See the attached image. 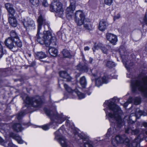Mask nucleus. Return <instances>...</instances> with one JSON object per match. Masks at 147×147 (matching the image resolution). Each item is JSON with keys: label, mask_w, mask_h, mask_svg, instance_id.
<instances>
[{"label": "nucleus", "mask_w": 147, "mask_h": 147, "mask_svg": "<svg viewBox=\"0 0 147 147\" xmlns=\"http://www.w3.org/2000/svg\"><path fill=\"white\" fill-rule=\"evenodd\" d=\"M41 1L42 3V4L43 6L45 7H47L48 6L49 4L47 1V0H44L43 1Z\"/></svg>", "instance_id": "de8ad7c7"}, {"label": "nucleus", "mask_w": 147, "mask_h": 147, "mask_svg": "<svg viewBox=\"0 0 147 147\" xmlns=\"http://www.w3.org/2000/svg\"><path fill=\"white\" fill-rule=\"evenodd\" d=\"M112 144L114 146H117L119 144L115 139H113L112 141Z\"/></svg>", "instance_id": "37998d69"}, {"label": "nucleus", "mask_w": 147, "mask_h": 147, "mask_svg": "<svg viewBox=\"0 0 147 147\" xmlns=\"http://www.w3.org/2000/svg\"><path fill=\"white\" fill-rule=\"evenodd\" d=\"M50 54L52 56L55 57L57 55V50L55 47H50L49 49Z\"/></svg>", "instance_id": "6ab92c4d"}, {"label": "nucleus", "mask_w": 147, "mask_h": 147, "mask_svg": "<svg viewBox=\"0 0 147 147\" xmlns=\"http://www.w3.org/2000/svg\"><path fill=\"white\" fill-rule=\"evenodd\" d=\"M10 36L9 37V38H11L13 39H15L17 40L19 38V37L16 32L14 30H12L10 33Z\"/></svg>", "instance_id": "5701e85b"}, {"label": "nucleus", "mask_w": 147, "mask_h": 147, "mask_svg": "<svg viewBox=\"0 0 147 147\" xmlns=\"http://www.w3.org/2000/svg\"><path fill=\"white\" fill-rule=\"evenodd\" d=\"M15 40L11 38H8L4 41L6 46L8 49L12 50L13 48H15L16 46L14 45Z\"/></svg>", "instance_id": "9d476101"}, {"label": "nucleus", "mask_w": 147, "mask_h": 147, "mask_svg": "<svg viewBox=\"0 0 147 147\" xmlns=\"http://www.w3.org/2000/svg\"><path fill=\"white\" fill-rule=\"evenodd\" d=\"M124 142L123 143L125 144L126 146H127V147H133L132 144L133 143H132V144H130L129 143V139L125 137L124 136ZM134 141V140L133 142Z\"/></svg>", "instance_id": "c756f323"}, {"label": "nucleus", "mask_w": 147, "mask_h": 147, "mask_svg": "<svg viewBox=\"0 0 147 147\" xmlns=\"http://www.w3.org/2000/svg\"><path fill=\"white\" fill-rule=\"evenodd\" d=\"M134 100L132 97H130L128 100L127 102L129 103L132 102Z\"/></svg>", "instance_id": "603ef678"}, {"label": "nucleus", "mask_w": 147, "mask_h": 147, "mask_svg": "<svg viewBox=\"0 0 147 147\" xmlns=\"http://www.w3.org/2000/svg\"><path fill=\"white\" fill-rule=\"evenodd\" d=\"M59 74L61 77L66 79L68 81H70L71 80V77L65 71H61L59 72Z\"/></svg>", "instance_id": "f3484780"}, {"label": "nucleus", "mask_w": 147, "mask_h": 147, "mask_svg": "<svg viewBox=\"0 0 147 147\" xmlns=\"http://www.w3.org/2000/svg\"><path fill=\"white\" fill-rule=\"evenodd\" d=\"M127 103H125L124 104V106H126V105H127Z\"/></svg>", "instance_id": "0e129e2a"}, {"label": "nucleus", "mask_w": 147, "mask_h": 147, "mask_svg": "<svg viewBox=\"0 0 147 147\" xmlns=\"http://www.w3.org/2000/svg\"><path fill=\"white\" fill-rule=\"evenodd\" d=\"M102 45H103L101 43L95 44L94 47L92 48L93 51L94 52L96 49L98 50L100 49H101Z\"/></svg>", "instance_id": "2f4dec72"}, {"label": "nucleus", "mask_w": 147, "mask_h": 147, "mask_svg": "<svg viewBox=\"0 0 147 147\" xmlns=\"http://www.w3.org/2000/svg\"><path fill=\"white\" fill-rule=\"evenodd\" d=\"M106 37L107 39L113 45H115L117 41V37L113 34L107 33L106 34Z\"/></svg>", "instance_id": "9b49d317"}, {"label": "nucleus", "mask_w": 147, "mask_h": 147, "mask_svg": "<svg viewBox=\"0 0 147 147\" xmlns=\"http://www.w3.org/2000/svg\"><path fill=\"white\" fill-rule=\"evenodd\" d=\"M125 133H126L129 134L131 133L132 135H136L138 134L139 132V129H138L135 130L130 128L129 127H128L125 129Z\"/></svg>", "instance_id": "aec40b11"}, {"label": "nucleus", "mask_w": 147, "mask_h": 147, "mask_svg": "<svg viewBox=\"0 0 147 147\" xmlns=\"http://www.w3.org/2000/svg\"><path fill=\"white\" fill-rule=\"evenodd\" d=\"M22 22L24 27L27 30H32L35 28L34 22L30 18H24Z\"/></svg>", "instance_id": "1a4fd4ad"}, {"label": "nucleus", "mask_w": 147, "mask_h": 147, "mask_svg": "<svg viewBox=\"0 0 147 147\" xmlns=\"http://www.w3.org/2000/svg\"><path fill=\"white\" fill-rule=\"evenodd\" d=\"M145 2L146 3H147V0H144Z\"/></svg>", "instance_id": "338daca9"}, {"label": "nucleus", "mask_w": 147, "mask_h": 147, "mask_svg": "<svg viewBox=\"0 0 147 147\" xmlns=\"http://www.w3.org/2000/svg\"><path fill=\"white\" fill-rule=\"evenodd\" d=\"M129 121L128 120L127 122L128 123H134V121H132V119H131V116H130L129 117Z\"/></svg>", "instance_id": "8fccbe9b"}, {"label": "nucleus", "mask_w": 147, "mask_h": 147, "mask_svg": "<svg viewBox=\"0 0 147 147\" xmlns=\"http://www.w3.org/2000/svg\"><path fill=\"white\" fill-rule=\"evenodd\" d=\"M60 143L62 147H70L71 144L70 142H68L64 137L59 138Z\"/></svg>", "instance_id": "ddd939ff"}, {"label": "nucleus", "mask_w": 147, "mask_h": 147, "mask_svg": "<svg viewBox=\"0 0 147 147\" xmlns=\"http://www.w3.org/2000/svg\"><path fill=\"white\" fill-rule=\"evenodd\" d=\"M25 111H21L19 113L18 115L17 118L18 120L21 119L25 114Z\"/></svg>", "instance_id": "e433bc0d"}, {"label": "nucleus", "mask_w": 147, "mask_h": 147, "mask_svg": "<svg viewBox=\"0 0 147 147\" xmlns=\"http://www.w3.org/2000/svg\"><path fill=\"white\" fill-rule=\"evenodd\" d=\"M119 18H120V16L119 15L118 16H115L114 18V19L116 20V19Z\"/></svg>", "instance_id": "bf43d9fd"}, {"label": "nucleus", "mask_w": 147, "mask_h": 147, "mask_svg": "<svg viewBox=\"0 0 147 147\" xmlns=\"http://www.w3.org/2000/svg\"><path fill=\"white\" fill-rule=\"evenodd\" d=\"M60 129H59L57 131H56L55 133V134L57 136H59V130H60Z\"/></svg>", "instance_id": "864d4df0"}, {"label": "nucleus", "mask_w": 147, "mask_h": 147, "mask_svg": "<svg viewBox=\"0 0 147 147\" xmlns=\"http://www.w3.org/2000/svg\"><path fill=\"white\" fill-rule=\"evenodd\" d=\"M138 113H137V112H136L135 114V117L134 116V117H136V118L139 119L141 115L146 116V113L141 111L138 110Z\"/></svg>", "instance_id": "bb28decb"}, {"label": "nucleus", "mask_w": 147, "mask_h": 147, "mask_svg": "<svg viewBox=\"0 0 147 147\" xmlns=\"http://www.w3.org/2000/svg\"><path fill=\"white\" fill-rule=\"evenodd\" d=\"M76 69L78 70L80 72H88V71H89L90 72H88L89 74H92L94 77L95 79L96 80V83H97L99 80L100 78H97V76L98 74L97 72L96 73L94 72V71H95L94 69H93L91 70L90 69H88V67L86 66H82L81 65L79 64L76 67Z\"/></svg>", "instance_id": "0eeeda50"}, {"label": "nucleus", "mask_w": 147, "mask_h": 147, "mask_svg": "<svg viewBox=\"0 0 147 147\" xmlns=\"http://www.w3.org/2000/svg\"><path fill=\"white\" fill-rule=\"evenodd\" d=\"M42 25H38L37 32L36 35L38 41L41 44H45L47 47L50 45L55 46L57 44V39L56 37L52 35L50 31H44L43 34L40 33L41 30Z\"/></svg>", "instance_id": "f03ea898"}, {"label": "nucleus", "mask_w": 147, "mask_h": 147, "mask_svg": "<svg viewBox=\"0 0 147 147\" xmlns=\"http://www.w3.org/2000/svg\"><path fill=\"white\" fill-rule=\"evenodd\" d=\"M24 101L26 104L35 107H39L41 106L42 103L41 99L39 96L31 98L26 96Z\"/></svg>", "instance_id": "39448f33"}, {"label": "nucleus", "mask_w": 147, "mask_h": 147, "mask_svg": "<svg viewBox=\"0 0 147 147\" xmlns=\"http://www.w3.org/2000/svg\"><path fill=\"white\" fill-rule=\"evenodd\" d=\"M144 125L145 127H146L147 126V123H145L144 124Z\"/></svg>", "instance_id": "680f3d73"}, {"label": "nucleus", "mask_w": 147, "mask_h": 147, "mask_svg": "<svg viewBox=\"0 0 147 147\" xmlns=\"http://www.w3.org/2000/svg\"><path fill=\"white\" fill-rule=\"evenodd\" d=\"M89 49V48L88 47H86L84 48V50L85 51L88 50Z\"/></svg>", "instance_id": "4d7b16f0"}, {"label": "nucleus", "mask_w": 147, "mask_h": 147, "mask_svg": "<svg viewBox=\"0 0 147 147\" xmlns=\"http://www.w3.org/2000/svg\"><path fill=\"white\" fill-rule=\"evenodd\" d=\"M109 49L110 47L109 46L107 45L105 46L103 45L101 48V50L103 53L107 54L108 53V50Z\"/></svg>", "instance_id": "7c9ffc66"}, {"label": "nucleus", "mask_w": 147, "mask_h": 147, "mask_svg": "<svg viewBox=\"0 0 147 147\" xmlns=\"http://www.w3.org/2000/svg\"><path fill=\"white\" fill-rule=\"evenodd\" d=\"M37 22L38 24L43 25L46 24V22L45 19L41 15L38 17L37 20Z\"/></svg>", "instance_id": "4be33fe9"}, {"label": "nucleus", "mask_w": 147, "mask_h": 147, "mask_svg": "<svg viewBox=\"0 0 147 147\" xmlns=\"http://www.w3.org/2000/svg\"><path fill=\"white\" fill-rule=\"evenodd\" d=\"M28 55L29 57H30L31 56V54H28Z\"/></svg>", "instance_id": "69168bd1"}, {"label": "nucleus", "mask_w": 147, "mask_h": 147, "mask_svg": "<svg viewBox=\"0 0 147 147\" xmlns=\"http://www.w3.org/2000/svg\"><path fill=\"white\" fill-rule=\"evenodd\" d=\"M115 140L119 144L122 143L124 142V136H117L115 138Z\"/></svg>", "instance_id": "393cba45"}, {"label": "nucleus", "mask_w": 147, "mask_h": 147, "mask_svg": "<svg viewBox=\"0 0 147 147\" xmlns=\"http://www.w3.org/2000/svg\"><path fill=\"white\" fill-rule=\"evenodd\" d=\"M30 2L33 5H38L39 3V0H29Z\"/></svg>", "instance_id": "58836bf2"}, {"label": "nucleus", "mask_w": 147, "mask_h": 147, "mask_svg": "<svg viewBox=\"0 0 147 147\" xmlns=\"http://www.w3.org/2000/svg\"><path fill=\"white\" fill-rule=\"evenodd\" d=\"M73 93H75V94H76L80 99H82L85 97L84 95L78 91L77 89L75 90V91Z\"/></svg>", "instance_id": "a878e982"}, {"label": "nucleus", "mask_w": 147, "mask_h": 147, "mask_svg": "<svg viewBox=\"0 0 147 147\" xmlns=\"http://www.w3.org/2000/svg\"><path fill=\"white\" fill-rule=\"evenodd\" d=\"M9 22L10 24L13 27H16L17 25V21L14 16H12L11 17L9 18Z\"/></svg>", "instance_id": "a211bd4d"}, {"label": "nucleus", "mask_w": 147, "mask_h": 147, "mask_svg": "<svg viewBox=\"0 0 147 147\" xmlns=\"http://www.w3.org/2000/svg\"><path fill=\"white\" fill-rule=\"evenodd\" d=\"M131 85L133 92L139 91L142 92L145 97H147V76L143 77L141 80H131Z\"/></svg>", "instance_id": "7ed1b4c3"}, {"label": "nucleus", "mask_w": 147, "mask_h": 147, "mask_svg": "<svg viewBox=\"0 0 147 147\" xmlns=\"http://www.w3.org/2000/svg\"><path fill=\"white\" fill-rule=\"evenodd\" d=\"M105 62L106 63L107 66L109 68L114 67L116 65L115 63L111 61L105 60Z\"/></svg>", "instance_id": "c85d7f7f"}, {"label": "nucleus", "mask_w": 147, "mask_h": 147, "mask_svg": "<svg viewBox=\"0 0 147 147\" xmlns=\"http://www.w3.org/2000/svg\"><path fill=\"white\" fill-rule=\"evenodd\" d=\"M117 98L114 97L109 100L106 101L105 103L108 105L110 112H106L107 115L109 117V121L113 123L115 121L117 127L120 128L123 124V121L121 115L122 111L120 107L115 105V102Z\"/></svg>", "instance_id": "f257e3e1"}, {"label": "nucleus", "mask_w": 147, "mask_h": 147, "mask_svg": "<svg viewBox=\"0 0 147 147\" xmlns=\"http://www.w3.org/2000/svg\"><path fill=\"white\" fill-rule=\"evenodd\" d=\"M5 6L8 12L11 15V16H14L16 11L13 8V5L10 3H7L5 4Z\"/></svg>", "instance_id": "4468645a"}, {"label": "nucleus", "mask_w": 147, "mask_h": 147, "mask_svg": "<svg viewBox=\"0 0 147 147\" xmlns=\"http://www.w3.org/2000/svg\"><path fill=\"white\" fill-rule=\"evenodd\" d=\"M3 141V140L1 138H0V142H2Z\"/></svg>", "instance_id": "e2e57ef3"}, {"label": "nucleus", "mask_w": 147, "mask_h": 147, "mask_svg": "<svg viewBox=\"0 0 147 147\" xmlns=\"http://www.w3.org/2000/svg\"><path fill=\"white\" fill-rule=\"evenodd\" d=\"M113 0H104V3L106 5L110 6L113 3Z\"/></svg>", "instance_id": "a19ab883"}, {"label": "nucleus", "mask_w": 147, "mask_h": 147, "mask_svg": "<svg viewBox=\"0 0 147 147\" xmlns=\"http://www.w3.org/2000/svg\"><path fill=\"white\" fill-rule=\"evenodd\" d=\"M78 136L84 140V147H93L92 143L88 140V139L84 136L80 134H79Z\"/></svg>", "instance_id": "f8f14e48"}, {"label": "nucleus", "mask_w": 147, "mask_h": 147, "mask_svg": "<svg viewBox=\"0 0 147 147\" xmlns=\"http://www.w3.org/2000/svg\"><path fill=\"white\" fill-rule=\"evenodd\" d=\"M5 54V52L2 47H0V59L2 57L3 55Z\"/></svg>", "instance_id": "c03bdc74"}, {"label": "nucleus", "mask_w": 147, "mask_h": 147, "mask_svg": "<svg viewBox=\"0 0 147 147\" xmlns=\"http://www.w3.org/2000/svg\"><path fill=\"white\" fill-rule=\"evenodd\" d=\"M145 133H146V134L147 135V131H146Z\"/></svg>", "instance_id": "774afa93"}, {"label": "nucleus", "mask_w": 147, "mask_h": 147, "mask_svg": "<svg viewBox=\"0 0 147 147\" xmlns=\"http://www.w3.org/2000/svg\"><path fill=\"white\" fill-rule=\"evenodd\" d=\"M35 57L36 58L42 59L46 57L47 56L45 53L39 52L35 53Z\"/></svg>", "instance_id": "412c9836"}, {"label": "nucleus", "mask_w": 147, "mask_h": 147, "mask_svg": "<svg viewBox=\"0 0 147 147\" xmlns=\"http://www.w3.org/2000/svg\"><path fill=\"white\" fill-rule=\"evenodd\" d=\"M14 139L16 140L19 144H22L24 142L20 137L18 135H15L14 137Z\"/></svg>", "instance_id": "f704fd0d"}, {"label": "nucleus", "mask_w": 147, "mask_h": 147, "mask_svg": "<svg viewBox=\"0 0 147 147\" xmlns=\"http://www.w3.org/2000/svg\"><path fill=\"white\" fill-rule=\"evenodd\" d=\"M42 128L44 130H46L49 129V126L48 125H45L42 127Z\"/></svg>", "instance_id": "09e8293b"}, {"label": "nucleus", "mask_w": 147, "mask_h": 147, "mask_svg": "<svg viewBox=\"0 0 147 147\" xmlns=\"http://www.w3.org/2000/svg\"><path fill=\"white\" fill-rule=\"evenodd\" d=\"M35 65V63H32L31 64V65L32 66H34Z\"/></svg>", "instance_id": "052dcab7"}, {"label": "nucleus", "mask_w": 147, "mask_h": 147, "mask_svg": "<svg viewBox=\"0 0 147 147\" xmlns=\"http://www.w3.org/2000/svg\"><path fill=\"white\" fill-rule=\"evenodd\" d=\"M108 24L104 20L100 21L98 26V29L101 31H103L106 28Z\"/></svg>", "instance_id": "2eb2a0df"}, {"label": "nucleus", "mask_w": 147, "mask_h": 147, "mask_svg": "<svg viewBox=\"0 0 147 147\" xmlns=\"http://www.w3.org/2000/svg\"><path fill=\"white\" fill-rule=\"evenodd\" d=\"M102 79V82L106 84L108 82L107 78L105 76H103Z\"/></svg>", "instance_id": "a18cd8bd"}, {"label": "nucleus", "mask_w": 147, "mask_h": 147, "mask_svg": "<svg viewBox=\"0 0 147 147\" xmlns=\"http://www.w3.org/2000/svg\"><path fill=\"white\" fill-rule=\"evenodd\" d=\"M142 24L144 25H146L147 26V18L146 16H145L144 18L143 19V21L142 22Z\"/></svg>", "instance_id": "49530a36"}, {"label": "nucleus", "mask_w": 147, "mask_h": 147, "mask_svg": "<svg viewBox=\"0 0 147 147\" xmlns=\"http://www.w3.org/2000/svg\"><path fill=\"white\" fill-rule=\"evenodd\" d=\"M123 63L125 64V67H127L126 66V65H127V63H126L124 60H123Z\"/></svg>", "instance_id": "6e6d98bb"}, {"label": "nucleus", "mask_w": 147, "mask_h": 147, "mask_svg": "<svg viewBox=\"0 0 147 147\" xmlns=\"http://www.w3.org/2000/svg\"><path fill=\"white\" fill-rule=\"evenodd\" d=\"M64 87L66 90L69 93H72L73 94L75 95V93L73 92L75 91V90H73L69 87L67 84H65L64 85Z\"/></svg>", "instance_id": "c9c22d12"}, {"label": "nucleus", "mask_w": 147, "mask_h": 147, "mask_svg": "<svg viewBox=\"0 0 147 147\" xmlns=\"http://www.w3.org/2000/svg\"><path fill=\"white\" fill-rule=\"evenodd\" d=\"M70 4L69 6L76 8V1L75 0H70Z\"/></svg>", "instance_id": "79ce46f5"}, {"label": "nucleus", "mask_w": 147, "mask_h": 147, "mask_svg": "<svg viewBox=\"0 0 147 147\" xmlns=\"http://www.w3.org/2000/svg\"><path fill=\"white\" fill-rule=\"evenodd\" d=\"M15 43L18 47H21L22 46V42L20 40L19 38L17 39L16 40H15Z\"/></svg>", "instance_id": "4c0bfd02"}, {"label": "nucleus", "mask_w": 147, "mask_h": 147, "mask_svg": "<svg viewBox=\"0 0 147 147\" xmlns=\"http://www.w3.org/2000/svg\"><path fill=\"white\" fill-rule=\"evenodd\" d=\"M85 19V16L82 11L79 10L76 11L75 14L74 21L78 26L83 25Z\"/></svg>", "instance_id": "6e6552de"}, {"label": "nucleus", "mask_w": 147, "mask_h": 147, "mask_svg": "<svg viewBox=\"0 0 147 147\" xmlns=\"http://www.w3.org/2000/svg\"><path fill=\"white\" fill-rule=\"evenodd\" d=\"M93 59L92 58L90 57L89 58V62L90 63H92Z\"/></svg>", "instance_id": "5fc2aeb1"}, {"label": "nucleus", "mask_w": 147, "mask_h": 147, "mask_svg": "<svg viewBox=\"0 0 147 147\" xmlns=\"http://www.w3.org/2000/svg\"><path fill=\"white\" fill-rule=\"evenodd\" d=\"M13 127L14 130L18 132L20 131L22 129L21 124L19 123L14 124L13 125Z\"/></svg>", "instance_id": "b1692460"}, {"label": "nucleus", "mask_w": 147, "mask_h": 147, "mask_svg": "<svg viewBox=\"0 0 147 147\" xmlns=\"http://www.w3.org/2000/svg\"><path fill=\"white\" fill-rule=\"evenodd\" d=\"M134 104L136 105H138L140 104L141 101V99L138 97L135 98L134 99Z\"/></svg>", "instance_id": "ea45409f"}, {"label": "nucleus", "mask_w": 147, "mask_h": 147, "mask_svg": "<svg viewBox=\"0 0 147 147\" xmlns=\"http://www.w3.org/2000/svg\"><path fill=\"white\" fill-rule=\"evenodd\" d=\"M45 111L46 114L49 117L52 121L53 124L54 122L58 123H62L66 119L62 114L60 115H58L57 112L54 113L53 111L49 110L46 109Z\"/></svg>", "instance_id": "20e7f679"}, {"label": "nucleus", "mask_w": 147, "mask_h": 147, "mask_svg": "<svg viewBox=\"0 0 147 147\" xmlns=\"http://www.w3.org/2000/svg\"><path fill=\"white\" fill-rule=\"evenodd\" d=\"M111 128H109L107 131V136H108L110 135L112 133L111 132Z\"/></svg>", "instance_id": "3c124183"}, {"label": "nucleus", "mask_w": 147, "mask_h": 147, "mask_svg": "<svg viewBox=\"0 0 147 147\" xmlns=\"http://www.w3.org/2000/svg\"><path fill=\"white\" fill-rule=\"evenodd\" d=\"M63 56L65 57H69L71 56L70 52L66 49H64L62 52Z\"/></svg>", "instance_id": "72a5a7b5"}, {"label": "nucleus", "mask_w": 147, "mask_h": 147, "mask_svg": "<svg viewBox=\"0 0 147 147\" xmlns=\"http://www.w3.org/2000/svg\"><path fill=\"white\" fill-rule=\"evenodd\" d=\"M62 6V4L59 1H53L50 6V10L52 12H55L59 17H62L63 14Z\"/></svg>", "instance_id": "423d86ee"}, {"label": "nucleus", "mask_w": 147, "mask_h": 147, "mask_svg": "<svg viewBox=\"0 0 147 147\" xmlns=\"http://www.w3.org/2000/svg\"><path fill=\"white\" fill-rule=\"evenodd\" d=\"M84 28L86 29L89 30H91L93 29L92 25L90 23H88L87 24H84Z\"/></svg>", "instance_id": "473e14b6"}, {"label": "nucleus", "mask_w": 147, "mask_h": 147, "mask_svg": "<svg viewBox=\"0 0 147 147\" xmlns=\"http://www.w3.org/2000/svg\"><path fill=\"white\" fill-rule=\"evenodd\" d=\"M80 83L82 86L83 87H85L86 84V78L84 76H83L80 79Z\"/></svg>", "instance_id": "cd10ccee"}, {"label": "nucleus", "mask_w": 147, "mask_h": 147, "mask_svg": "<svg viewBox=\"0 0 147 147\" xmlns=\"http://www.w3.org/2000/svg\"><path fill=\"white\" fill-rule=\"evenodd\" d=\"M75 8L74 7L69 6L66 9V13L67 17L69 18L73 15L74 11L75 10Z\"/></svg>", "instance_id": "dca6fc26"}, {"label": "nucleus", "mask_w": 147, "mask_h": 147, "mask_svg": "<svg viewBox=\"0 0 147 147\" xmlns=\"http://www.w3.org/2000/svg\"><path fill=\"white\" fill-rule=\"evenodd\" d=\"M69 122H70V121L69 120H67L66 121V122L67 123V126H70Z\"/></svg>", "instance_id": "13d9d810"}]
</instances>
